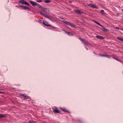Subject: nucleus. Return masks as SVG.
Returning <instances> with one entry per match:
<instances>
[{"mask_svg":"<svg viewBox=\"0 0 123 123\" xmlns=\"http://www.w3.org/2000/svg\"><path fill=\"white\" fill-rule=\"evenodd\" d=\"M44 11L45 12L47 13L49 12H50V10L49 9L47 8H45Z\"/></svg>","mask_w":123,"mask_h":123,"instance_id":"obj_11","label":"nucleus"},{"mask_svg":"<svg viewBox=\"0 0 123 123\" xmlns=\"http://www.w3.org/2000/svg\"><path fill=\"white\" fill-rule=\"evenodd\" d=\"M115 29H119V28L118 27H116Z\"/></svg>","mask_w":123,"mask_h":123,"instance_id":"obj_30","label":"nucleus"},{"mask_svg":"<svg viewBox=\"0 0 123 123\" xmlns=\"http://www.w3.org/2000/svg\"><path fill=\"white\" fill-rule=\"evenodd\" d=\"M43 24L47 26H49V25L47 24H48V23L45 21V22H43Z\"/></svg>","mask_w":123,"mask_h":123,"instance_id":"obj_16","label":"nucleus"},{"mask_svg":"<svg viewBox=\"0 0 123 123\" xmlns=\"http://www.w3.org/2000/svg\"><path fill=\"white\" fill-rule=\"evenodd\" d=\"M38 7L40 8L43 11H44V10L45 9V8H44L42 6H41L39 4V6H38Z\"/></svg>","mask_w":123,"mask_h":123,"instance_id":"obj_8","label":"nucleus"},{"mask_svg":"<svg viewBox=\"0 0 123 123\" xmlns=\"http://www.w3.org/2000/svg\"><path fill=\"white\" fill-rule=\"evenodd\" d=\"M96 37H97L99 39H103L104 38L101 36H96Z\"/></svg>","mask_w":123,"mask_h":123,"instance_id":"obj_14","label":"nucleus"},{"mask_svg":"<svg viewBox=\"0 0 123 123\" xmlns=\"http://www.w3.org/2000/svg\"><path fill=\"white\" fill-rule=\"evenodd\" d=\"M36 1L38 2H41L42 1L41 0H36Z\"/></svg>","mask_w":123,"mask_h":123,"instance_id":"obj_24","label":"nucleus"},{"mask_svg":"<svg viewBox=\"0 0 123 123\" xmlns=\"http://www.w3.org/2000/svg\"><path fill=\"white\" fill-rule=\"evenodd\" d=\"M48 15H47V14H44V16L46 18H47L48 16Z\"/></svg>","mask_w":123,"mask_h":123,"instance_id":"obj_27","label":"nucleus"},{"mask_svg":"<svg viewBox=\"0 0 123 123\" xmlns=\"http://www.w3.org/2000/svg\"><path fill=\"white\" fill-rule=\"evenodd\" d=\"M99 55L101 56H105V55H101V54H99Z\"/></svg>","mask_w":123,"mask_h":123,"instance_id":"obj_26","label":"nucleus"},{"mask_svg":"<svg viewBox=\"0 0 123 123\" xmlns=\"http://www.w3.org/2000/svg\"><path fill=\"white\" fill-rule=\"evenodd\" d=\"M25 5H27L28 6H29V3L28 2H26V3H25Z\"/></svg>","mask_w":123,"mask_h":123,"instance_id":"obj_25","label":"nucleus"},{"mask_svg":"<svg viewBox=\"0 0 123 123\" xmlns=\"http://www.w3.org/2000/svg\"><path fill=\"white\" fill-rule=\"evenodd\" d=\"M33 6H36L37 7L39 6V4L32 1H31L29 2Z\"/></svg>","mask_w":123,"mask_h":123,"instance_id":"obj_2","label":"nucleus"},{"mask_svg":"<svg viewBox=\"0 0 123 123\" xmlns=\"http://www.w3.org/2000/svg\"><path fill=\"white\" fill-rule=\"evenodd\" d=\"M122 10L123 11V9H122Z\"/></svg>","mask_w":123,"mask_h":123,"instance_id":"obj_33","label":"nucleus"},{"mask_svg":"<svg viewBox=\"0 0 123 123\" xmlns=\"http://www.w3.org/2000/svg\"><path fill=\"white\" fill-rule=\"evenodd\" d=\"M62 110L64 111V112H68V111H66V110H64V109H62Z\"/></svg>","mask_w":123,"mask_h":123,"instance_id":"obj_28","label":"nucleus"},{"mask_svg":"<svg viewBox=\"0 0 123 123\" xmlns=\"http://www.w3.org/2000/svg\"><path fill=\"white\" fill-rule=\"evenodd\" d=\"M117 38L118 39L123 42V38H121L120 37H117Z\"/></svg>","mask_w":123,"mask_h":123,"instance_id":"obj_13","label":"nucleus"},{"mask_svg":"<svg viewBox=\"0 0 123 123\" xmlns=\"http://www.w3.org/2000/svg\"><path fill=\"white\" fill-rule=\"evenodd\" d=\"M3 93V92H0V93Z\"/></svg>","mask_w":123,"mask_h":123,"instance_id":"obj_31","label":"nucleus"},{"mask_svg":"<svg viewBox=\"0 0 123 123\" xmlns=\"http://www.w3.org/2000/svg\"><path fill=\"white\" fill-rule=\"evenodd\" d=\"M101 27L103 29V30L102 31L104 32H106L109 30L108 29H106L105 27L103 26H102Z\"/></svg>","mask_w":123,"mask_h":123,"instance_id":"obj_7","label":"nucleus"},{"mask_svg":"<svg viewBox=\"0 0 123 123\" xmlns=\"http://www.w3.org/2000/svg\"><path fill=\"white\" fill-rule=\"evenodd\" d=\"M44 2L46 3H48L50 2V1L48 0H46Z\"/></svg>","mask_w":123,"mask_h":123,"instance_id":"obj_19","label":"nucleus"},{"mask_svg":"<svg viewBox=\"0 0 123 123\" xmlns=\"http://www.w3.org/2000/svg\"><path fill=\"white\" fill-rule=\"evenodd\" d=\"M100 12L103 15H105L106 13L104 12V10H101L100 11Z\"/></svg>","mask_w":123,"mask_h":123,"instance_id":"obj_12","label":"nucleus"},{"mask_svg":"<svg viewBox=\"0 0 123 123\" xmlns=\"http://www.w3.org/2000/svg\"><path fill=\"white\" fill-rule=\"evenodd\" d=\"M47 18L50 19L52 21L54 22V21L52 19V17L50 16H48Z\"/></svg>","mask_w":123,"mask_h":123,"instance_id":"obj_10","label":"nucleus"},{"mask_svg":"<svg viewBox=\"0 0 123 123\" xmlns=\"http://www.w3.org/2000/svg\"><path fill=\"white\" fill-rule=\"evenodd\" d=\"M105 56L107 57H108V58H109L110 57V56L109 55H105Z\"/></svg>","mask_w":123,"mask_h":123,"instance_id":"obj_22","label":"nucleus"},{"mask_svg":"<svg viewBox=\"0 0 123 123\" xmlns=\"http://www.w3.org/2000/svg\"><path fill=\"white\" fill-rule=\"evenodd\" d=\"M75 12L78 13L80 14L82 13V12L80 11L77 10H75Z\"/></svg>","mask_w":123,"mask_h":123,"instance_id":"obj_15","label":"nucleus"},{"mask_svg":"<svg viewBox=\"0 0 123 123\" xmlns=\"http://www.w3.org/2000/svg\"><path fill=\"white\" fill-rule=\"evenodd\" d=\"M19 96L21 98H22L23 97H24L26 99H28L29 98L28 96H26L25 94H20L19 95Z\"/></svg>","mask_w":123,"mask_h":123,"instance_id":"obj_3","label":"nucleus"},{"mask_svg":"<svg viewBox=\"0 0 123 123\" xmlns=\"http://www.w3.org/2000/svg\"><path fill=\"white\" fill-rule=\"evenodd\" d=\"M23 7L25 9H26L28 11H30L31 10L30 8L28 7L24 6Z\"/></svg>","mask_w":123,"mask_h":123,"instance_id":"obj_9","label":"nucleus"},{"mask_svg":"<svg viewBox=\"0 0 123 123\" xmlns=\"http://www.w3.org/2000/svg\"><path fill=\"white\" fill-rule=\"evenodd\" d=\"M94 22L96 24H97V25H98L100 26L101 27H102V26L99 23L97 22H96V21H94Z\"/></svg>","mask_w":123,"mask_h":123,"instance_id":"obj_18","label":"nucleus"},{"mask_svg":"<svg viewBox=\"0 0 123 123\" xmlns=\"http://www.w3.org/2000/svg\"><path fill=\"white\" fill-rule=\"evenodd\" d=\"M114 58L117 60V59H115V58Z\"/></svg>","mask_w":123,"mask_h":123,"instance_id":"obj_32","label":"nucleus"},{"mask_svg":"<svg viewBox=\"0 0 123 123\" xmlns=\"http://www.w3.org/2000/svg\"><path fill=\"white\" fill-rule=\"evenodd\" d=\"M40 13L42 15V16H44L45 14H44V13L42 12H40Z\"/></svg>","mask_w":123,"mask_h":123,"instance_id":"obj_21","label":"nucleus"},{"mask_svg":"<svg viewBox=\"0 0 123 123\" xmlns=\"http://www.w3.org/2000/svg\"><path fill=\"white\" fill-rule=\"evenodd\" d=\"M63 22L65 24H66V25H68L71 27H75V26L74 25L70 23H69V22H67L66 21L63 20Z\"/></svg>","mask_w":123,"mask_h":123,"instance_id":"obj_1","label":"nucleus"},{"mask_svg":"<svg viewBox=\"0 0 123 123\" xmlns=\"http://www.w3.org/2000/svg\"><path fill=\"white\" fill-rule=\"evenodd\" d=\"M65 32L66 33H67L68 34V35H73V34L72 33L70 32H66V31H65Z\"/></svg>","mask_w":123,"mask_h":123,"instance_id":"obj_17","label":"nucleus"},{"mask_svg":"<svg viewBox=\"0 0 123 123\" xmlns=\"http://www.w3.org/2000/svg\"><path fill=\"white\" fill-rule=\"evenodd\" d=\"M40 20V21H41V20Z\"/></svg>","mask_w":123,"mask_h":123,"instance_id":"obj_34","label":"nucleus"},{"mask_svg":"<svg viewBox=\"0 0 123 123\" xmlns=\"http://www.w3.org/2000/svg\"><path fill=\"white\" fill-rule=\"evenodd\" d=\"M29 122L30 123H35V122L34 121L31 122L30 121H29Z\"/></svg>","mask_w":123,"mask_h":123,"instance_id":"obj_29","label":"nucleus"},{"mask_svg":"<svg viewBox=\"0 0 123 123\" xmlns=\"http://www.w3.org/2000/svg\"><path fill=\"white\" fill-rule=\"evenodd\" d=\"M89 6L92 8H94L96 9L98 8L97 6L93 5L92 4H89Z\"/></svg>","mask_w":123,"mask_h":123,"instance_id":"obj_6","label":"nucleus"},{"mask_svg":"<svg viewBox=\"0 0 123 123\" xmlns=\"http://www.w3.org/2000/svg\"><path fill=\"white\" fill-rule=\"evenodd\" d=\"M85 45H86L87 46L90 45V44L88 43V41H86L85 40H83L82 42Z\"/></svg>","mask_w":123,"mask_h":123,"instance_id":"obj_5","label":"nucleus"},{"mask_svg":"<svg viewBox=\"0 0 123 123\" xmlns=\"http://www.w3.org/2000/svg\"><path fill=\"white\" fill-rule=\"evenodd\" d=\"M79 39L82 42L84 40H83L81 38H79Z\"/></svg>","mask_w":123,"mask_h":123,"instance_id":"obj_23","label":"nucleus"},{"mask_svg":"<svg viewBox=\"0 0 123 123\" xmlns=\"http://www.w3.org/2000/svg\"><path fill=\"white\" fill-rule=\"evenodd\" d=\"M54 111L56 113H59L60 111L59 110L56 108L55 107H54Z\"/></svg>","mask_w":123,"mask_h":123,"instance_id":"obj_4","label":"nucleus"},{"mask_svg":"<svg viewBox=\"0 0 123 123\" xmlns=\"http://www.w3.org/2000/svg\"><path fill=\"white\" fill-rule=\"evenodd\" d=\"M4 117V115H3L1 114L0 115V118H3Z\"/></svg>","mask_w":123,"mask_h":123,"instance_id":"obj_20","label":"nucleus"}]
</instances>
